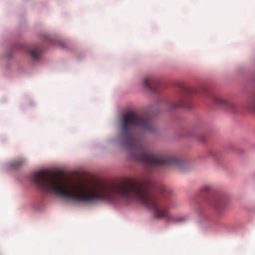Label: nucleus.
Listing matches in <instances>:
<instances>
[{
	"mask_svg": "<svg viewBox=\"0 0 255 255\" xmlns=\"http://www.w3.org/2000/svg\"><path fill=\"white\" fill-rule=\"evenodd\" d=\"M213 99L215 104L217 106L228 110H232L234 109L235 106L232 103L226 100L221 97L215 96Z\"/></svg>",
	"mask_w": 255,
	"mask_h": 255,
	"instance_id": "5",
	"label": "nucleus"
},
{
	"mask_svg": "<svg viewBox=\"0 0 255 255\" xmlns=\"http://www.w3.org/2000/svg\"><path fill=\"white\" fill-rule=\"evenodd\" d=\"M31 178L42 191L77 203L111 201L117 197L128 201L135 199L152 210L154 217L168 222L171 221L169 205L161 197H166L169 189L157 186L149 178H129L120 183L111 184L100 183L92 188L80 184H68L45 170L33 173Z\"/></svg>",
	"mask_w": 255,
	"mask_h": 255,
	"instance_id": "1",
	"label": "nucleus"
},
{
	"mask_svg": "<svg viewBox=\"0 0 255 255\" xmlns=\"http://www.w3.org/2000/svg\"><path fill=\"white\" fill-rule=\"evenodd\" d=\"M214 211L220 215L225 210L226 205V199L225 196L219 195L215 197L211 204Z\"/></svg>",
	"mask_w": 255,
	"mask_h": 255,
	"instance_id": "4",
	"label": "nucleus"
},
{
	"mask_svg": "<svg viewBox=\"0 0 255 255\" xmlns=\"http://www.w3.org/2000/svg\"><path fill=\"white\" fill-rule=\"evenodd\" d=\"M155 82L154 77L152 76H148L144 77L142 84L145 88L154 92L156 91Z\"/></svg>",
	"mask_w": 255,
	"mask_h": 255,
	"instance_id": "6",
	"label": "nucleus"
},
{
	"mask_svg": "<svg viewBox=\"0 0 255 255\" xmlns=\"http://www.w3.org/2000/svg\"><path fill=\"white\" fill-rule=\"evenodd\" d=\"M212 186L210 184H205L202 187L201 190L204 192H207L212 190Z\"/></svg>",
	"mask_w": 255,
	"mask_h": 255,
	"instance_id": "10",
	"label": "nucleus"
},
{
	"mask_svg": "<svg viewBox=\"0 0 255 255\" xmlns=\"http://www.w3.org/2000/svg\"><path fill=\"white\" fill-rule=\"evenodd\" d=\"M246 108L250 112H255V92L250 96L247 101Z\"/></svg>",
	"mask_w": 255,
	"mask_h": 255,
	"instance_id": "8",
	"label": "nucleus"
},
{
	"mask_svg": "<svg viewBox=\"0 0 255 255\" xmlns=\"http://www.w3.org/2000/svg\"><path fill=\"white\" fill-rule=\"evenodd\" d=\"M25 159L23 158H19L13 161L10 164L11 168L17 169L25 163Z\"/></svg>",
	"mask_w": 255,
	"mask_h": 255,
	"instance_id": "9",
	"label": "nucleus"
},
{
	"mask_svg": "<svg viewBox=\"0 0 255 255\" xmlns=\"http://www.w3.org/2000/svg\"><path fill=\"white\" fill-rule=\"evenodd\" d=\"M26 51L32 60L36 61L39 59L41 50L37 46L26 48Z\"/></svg>",
	"mask_w": 255,
	"mask_h": 255,
	"instance_id": "7",
	"label": "nucleus"
},
{
	"mask_svg": "<svg viewBox=\"0 0 255 255\" xmlns=\"http://www.w3.org/2000/svg\"><path fill=\"white\" fill-rule=\"evenodd\" d=\"M137 127L151 132H154L156 128L151 119L146 115H139L130 111L123 115L121 128L124 137L125 144L129 152L130 158L153 168L161 169L168 166H179L181 160L171 154H154L145 147L141 142L134 139L130 128Z\"/></svg>",
	"mask_w": 255,
	"mask_h": 255,
	"instance_id": "2",
	"label": "nucleus"
},
{
	"mask_svg": "<svg viewBox=\"0 0 255 255\" xmlns=\"http://www.w3.org/2000/svg\"><path fill=\"white\" fill-rule=\"evenodd\" d=\"M199 140L201 142H203L204 141V138L203 136H201L199 138Z\"/></svg>",
	"mask_w": 255,
	"mask_h": 255,
	"instance_id": "12",
	"label": "nucleus"
},
{
	"mask_svg": "<svg viewBox=\"0 0 255 255\" xmlns=\"http://www.w3.org/2000/svg\"><path fill=\"white\" fill-rule=\"evenodd\" d=\"M185 220V219L183 217L178 218L174 220V221L176 222H183Z\"/></svg>",
	"mask_w": 255,
	"mask_h": 255,
	"instance_id": "11",
	"label": "nucleus"
},
{
	"mask_svg": "<svg viewBox=\"0 0 255 255\" xmlns=\"http://www.w3.org/2000/svg\"><path fill=\"white\" fill-rule=\"evenodd\" d=\"M207 90L205 86H202L200 89H194L187 87H183L181 90L180 95L175 103H172L171 106V109L178 108H189L190 96L193 93L205 92Z\"/></svg>",
	"mask_w": 255,
	"mask_h": 255,
	"instance_id": "3",
	"label": "nucleus"
}]
</instances>
